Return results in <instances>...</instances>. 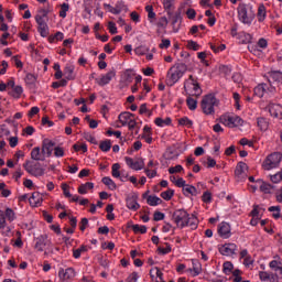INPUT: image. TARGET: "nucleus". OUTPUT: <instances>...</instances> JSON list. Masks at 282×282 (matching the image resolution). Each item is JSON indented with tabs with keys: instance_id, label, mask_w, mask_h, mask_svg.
Listing matches in <instances>:
<instances>
[{
	"instance_id": "obj_1",
	"label": "nucleus",
	"mask_w": 282,
	"mask_h": 282,
	"mask_svg": "<svg viewBox=\"0 0 282 282\" xmlns=\"http://www.w3.org/2000/svg\"><path fill=\"white\" fill-rule=\"evenodd\" d=\"M172 219L176 225V228H180L181 230L186 228V226L192 230H197V227L199 226V219H197L195 215L191 216L185 209H176L173 213Z\"/></svg>"
},
{
	"instance_id": "obj_2",
	"label": "nucleus",
	"mask_w": 282,
	"mask_h": 282,
	"mask_svg": "<svg viewBox=\"0 0 282 282\" xmlns=\"http://www.w3.org/2000/svg\"><path fill=\"white\" fill-rule=\"evenodd\" d=\"M200 107L205 116H213L215 107H219V99L215 97V94L205 95L200 101Z\"/></svg>"
},
{
	"instance_id": "obj_3",
	"label": "nucleus",
	"mask_w": 282,
	"mask_h": 282,
	"mask_svg": "<svg viewBox=\"0 0 282 282\" xmlns=\"http://www.w3.org/2000/svg\"><path fill=\"white\" fill-rule=\"evenodd\" d=\"M238 19L243 25H252L254 21V11L246 3H240L237 8Z\"/></svg>"
},
{
	"instance_id": "obj_4",
	"label": "nucleus",
	"mask_w": 282,
	"mask_h": 282,
	"mask_svg": "<svg viewBox=\"0 0 282 282\" xmlns=\"http://www.w3.org/2000/svg\"><path fill=\"white\" fill-rule=\"evenodd\" d=\"M184 74H186V65L177 64L172 66L167 72V85H170V87H173L175 83L180 82Z\"/></svg>"
},
{
	"instance_id": "obj_5",
	"label": "nucleus",
	"mask_w": 282,
	"mask_h": 282,
	"mask_svg": "<svg viewBox=\"0 0 282 282\" xmlns=\"http://www.w3.org/2000/svg\"><path fill=\"white\" fill-rule=\"evenodd\" d=\"M219 122L220 124H224V127H228V129H237V127H243V119L230 112L221 115Z\"/></svg>"
},
{
	"instance_id": "obj_6",
	"label": "nucleus",
	"mask_w": 282,
	"mask_h": 282,
	"mask_svg": "<svg viewBox=\"0 0 282 282\" xmlns=\"http://www.w3.org/2000/svg\"><path fill=\"white\" fill-rule=\"evenodd\" d=\"M184 90L187 96H194L195 98H199L203 94L202 86H199V83L197 79L193 78V76H189V78L185 80Z\"/></svg>"
},
{
	"instance_id": "obj_7",
	"label": "nucleus",
	"mask_w": 282,
	"mask_h": 282,
	"mask_svg": "<svg viewBox=\"0 0 282 282\" xmlns=\"http://www.w3.org/2000/svg\"><path fill=\"white\" fill-rule=\"evenodd\" d=\"M14 219H17V213H14L13 208L7 207L4 212L0 209V230H3L7 228V232H10L11 229L10 227H8L7 221L12 223L14 221Z\"/></svg>"
},
{
	"instance_id": "obj_8",
	"label": "nucleus",
	"mask_w": 282,
	"mask_h": 282,
	"mask_svg": "<svg viewBox=\"0 0 282 282\" xmlns=\"http://www.w3.org/2000/svg\"><path fill=\"white\" fill-rule=\"evenodd\" d=\"M281 161L282 154L280 152L271 153L262 162V169L264 171H272L273 169H278L279 164H281Z\"/></svg>"
},
{
	"instance_id": "obj_9",
	"label": "nucleus",
	"mask_w": 282,
	"mask_h": 282,
	"mask_svg": "<svg viewBox=\"0 0 282 282\" xmlns=\"http://www.w3.org/2000/svg\"><path fill=\"white\" fill-rule=\"evenodd\" d=\"M24 170L33 177H43L45 175V169L41 166V163H34L32 161H26L24 164Z\"/></svg>"
},
{
	"instance_id": "obj_10",
	"label": "nucleus",
	"mask_w": 282,
	"mask_h": 282,
	"mask_svg": "<svg viewBox=\"0 0 282 282\" xmlns=\"http://www.w3.org/2000/svg\"><path fill=\"white\" fill-rule=\"evenodd\" d=\"M118 119L122 127H128L130 131H133L138 124V122H135V117L131 112H121Z\"/></svg>"
},
{
	"instance_id": "obj_11",
	"label": "nucleus",
	"mask_w": 282,
	"mask_h": 282,
	"mask_svg": "<svg viewBox=\"0 0 282 282\" xmlns=\"http://www.w3.org/2000/svg\"><path fill=\"white\" fill-rule=\"evenodd\" d=\"M274 91H276V88L274 86L268 85V84H259L254 88V94H256V96H258V98H263V96H265V94L268 96H272V94H274Z\"/></svg>"
},
{
	"instance_id": "obj_12",
	"label": "nucleus",
	"mask_w": 282,
	"mask_h": 282,
	"mask_svg": "<svg viewBox=\"0 0 282 282\" xmlns=\"http://www.w3.org/2000/svg\"><path fill=\"white\" fill-rule=\"evenodd\" d=\"M124 162L132 171H142L144 169V159L142 158L133 159L130 156H124Z\"/></svg>"
},
{
	"instance_id": "obj_13",
	"label": "nucleus",
	"mask_w": 282,
	"mask_h": 282,
	"mask_svg": "<svg viewBox=\"0 0 282 282\" xmlns=\"http://www.w3.org/2000/svg\"><path fill=\"white\" fill-rule=\"evenodd\" d=\"M52 242L47 239V235H40L34 239V250L45 252L47 246Z\"/></svg>"
},
{
	"instance_id": "obj_14",
	"label": "nucleus",
	"mask_w": 282,
	"mask_h": 282,
	"mask_svg": "<svg viewBox=\"0 0 282 282\" xmlns=\"http://www.w3.org/2000/svg\"><path fill=\"white\" fill-rule=\"evenodd\" d=\"M235 175L238 182H243L248 177V164L239 162L236 166Z\"/></svg>"
},
{
	"instance_id": "obj_15",
	"label": "nucleus",
	"mask_w": 282,
	"mask_h": 282,
	"mask_svg": "<svg viewBox=\"0 0 282 282\" xmlns=\"http://www.w3.org/2000/svg\"><path fill=\"white\" fill-rule=\"evenodd\" d=\"M126 206L129 210H140V203H138V193H131L126 198Z\"/></svg>"
},
{
	"instance_id": "obj_16",
	"label": "nucleus",
	"mask_w": 282,
	"mask_h": 282,
	"mask_svg": "<svg viewBox=\"0 0 282 282\" xmlns=\"http://www.w3.org/2000/svg\"><path fill=\"white\" fill-rule=\"evenodd\" d=\"M56 147V142L51 139H43L42 141V151L46 158H52V153H54V149Z\"/></svg>"
},
{
	"instance_id": "obj_17",
	"label": "nucleus",
	"mask_w": 282,
	"mask_h": 282,
	"mask_svg": "<svg viewBox=\"0 0 282 282\" xmlns=\"http://www.w3.org/2000/svg\"><path fill=\"white\" fill-rule=\"evenodd\" d=\"M267 111H269L271 118H275L276 120H282V106L279 104H269L267 106Z\"/></svg>"
},
{
	"instance_id": "obj_18",
	"label": "nucleus",
	"mask_w": 282,
	"mask_h": 282,
	"mask_svg": "<svg viewBox=\"0 0 282 282\" xmlns=\"http://www.w3.org/2000/svg\"><path fill=\"white\" fill-rule=\"evenodd\" d=\"M219 252L224 257H232L237 253V245L232 242L225 243L219 247Z\"/></svg>"
},
{
	"instance_id": "obj_19",
	"label": "nucleus",
	"mask_w": 282,
	"mask_h": 282,
	"mask_svg": "<svg viewBox=\"0 0 282 282\" xmlns=\"http://www.w3.org/2000/svg\"><path fill=\"white\" fill-rule=\"evenodd\" d=\"M113 78H116V70L112 69L97 78L96 83L99 87H105V85H109Z\"/></svg>"
},
{
	"instance_id": "obj_20",
	"label": "nucleus",
	"mask_w": 282,
	"mask_h": 282,
	"mask_svg": "<svg viewBox=\"0 0 282 282\" xmlns=\"http://www.w3.org/2000/svg\"><path fill=\"white\" fill-rule=\"evenodd\" d=\"M218 235L223 239H230L232 237V231L230 228V224L223 221L218 225Z\"/></svg>"
},
{
	"instance_id": "obj_21",
	"label": "nucleus",
	"mask_w": 282,
	"mask_h": 282,
	"mask_svg": "<svg viewBox=\"0 0 282 282\" xmlns=\"http://www.w3.org/2000/svg\"><path fill=\"white\" fill-rule=\"evenodd\" d=\"M47 156H45V153L43 152V148L35 147L31 151V159H33L35 162H45Z\"/></svg>"
},
{
	"instance_id": "obj_22",
	"label": "nucleus",
	"mask_w": 282,
	"mask_h": 282,
	"mask_svg": "<svg viewBox=\"0 0 282 282\" xmlns=\"http://www.w3.org/2000/svg\"><path fill=\"white\" fill-rule=\"evenodd\" d=\"M257 127H258L259 131H261L262 133H265V131H268V129H270V119L264 118V117H258L257 118Z\"/></svg>"
},
{
	"instance_id": "obj_23",
	"label": "nucleus",
	"mask_w": 282,
	"mask_h": 282,
	"mask_svg": "<svg viewBox=\"0 0 282 282\" xmlns=\"http://www.w3.org/2000/svg\"><path fill=\"white\" fill-rule=\"evenodd\" d=\"M192 268L187 269V272L191 276H199V274H202V263L197 260H192Z\"/></svg>"
},
{
	"instance_id": "obj_24",
	"label": "nucleus",
	"mask_w": 282,
	"mask_h": 282,
	"mask_svg": "<svg viewBox=\"0 0 282 282\" xmlns=\"http://www.w3.org/2000/svg\"><path fill=\"white\" fill-rule=\"evenodd\" d=\"M47 14H50V11L46 9H42L39 11V14L35 15V21L37 25H46L47 24Z\"/></svg>"
},
{
	"instance_id": "obj_25",
	"label": "nucleus",
	"mask_w": 282,
	"mask_h": 282,
	"mask_svg": "<svg viewBox=\"0 0 282 282\" xmlns=\"http://www.w3.org/2000/svg\"><path fill=\"white\" fill-rule=\"evenodd\" d=\"M31 206H41L43 204V194L39 192H34L32 196L29 198Z\"/></svg>"
},
{
	"instance_id": "obj_26",
	"label": "nucleus",
	"mask_w": 282,
	"mask_h": 282,
	"mask_svg": "<svg viewBox=\"0 0 282 282\" xmlns=\"http://www.w3.org/2000/svg\"><path fill=\"white\" fill-rule=\"evenodd\" d=\"M150 276L153 279L154 282H165L163 278L162 271H160V268L155 267L150 270Z\"/></svg>"
},
{
	"instance_id": "obj_27",
	"label": "nucleus",
	"mask_w": 282,
	"mask_h": 282,
	"mask_svg": "<svg viewBox=\"0 0 282 282\" xmlns=\"http://www.w3.org/2000/svg\"><path fill=\"white\" fill-rule=\"evenodd\" d=\"M198 194L199 192L197 191V187L193 185L186 184V186L183 187V195H185V197H191V195L197 197Z\"/></svg>"
},
{
	"instance_id": "obj_28",
	"label": "nucleus",
	"mask_w": 282,
	"mask_h": 282,
	"mask_svg": "<svg viewBox=\"0 0 282 282\" xmlns=\"http://www.w3.org/2000/svg\"><path fill=\"white\" fill-rule=\"evenodd\" d=\"M269 83H278L282 85V73L280 70H272L269 73Z\"/></svg>"
},
{
	"instance_id": "obj_29",
	"label": "nucleus",
	"mask_w": 282,
	"mask_h": 282,
	"mask_svg": "<svg viewBox=\"0 0 282 282\" xmlns=\"http://www.w3.org/2000/svg\"><path fill=\"white\" fill-rule=\"evenodd\" d=\"M77 191H78L79 195H87L89 193V191H94V183L93 182L84 183V184L79 185Z\"/></svg>"
},
{
	"instance_id": "obj_30",
	"label": "nucleus",
	"mask_w": 282,
	"mask_h": 282,
	"mask_svg": "<svg viewBox=\"0 0 282 282\" xmlns=\"http://www.w3.org/2000/svg\"><path fill=\"white\" fill-rule=\"evenodd\" d=\"M161 3L167 14H172L173 10H175V0H161Z\"/></svg>"
},
{
	"instance_id": "obj_31",
	"label": "nucleus",
	"mask_w": 282,
	"mask_h": 282,
	"mask_svg": "<svg viewBox=\"0 0 282 282\" xmlns=\"http://www.w3.org/2000/svg\"><path fill=\"white\" fill-rule=\"evenodd\" d=\"M129 8L124 4V1H117L115 9H112V14H120V12H127Z\"/></svg>"
},
{
	"instance_id": "obj_32",
	"label": "nucleus",
	"mask_w": 282,
	"mask_h": 282,
	"mask_svg": "<svg viewBox=\"0 0 282 282\" xmlns=\"http://www.w3.org/2000/svg\"><path fill=\"white\" fill-rule=\"evenodd\" d=\"M257 184L259 185L261 193H264L265 195L271 193L272 185H270V183H265L263 180H257Z\"/></svg>"
},
{
	"instance_id": "obj_33",
	"label": "nucleus",
	"mask_w": 282,
	"mask_h": 282,
	"mask_svg": "<svg viewBox=\"0 0 282 282\" xmlns=\"http://www.w3.org/2000/svg\"><path fill=\"white\" fill-rule=\"evenodd\" d=\"M259 279L262 282H274L275 281L274 274L267 272V271H260Z\"/></svg>"
},
{
	"instance_id": "obj_34",
	"label": "nucleus",
	"mask_w": 282,
	"mask_h": 282,
	"mask_svg": "<svg viewBox=\"0 0 282 282\" xmlns=\"http://www.w3.org/2000/svg\"><path fill=\"white\" fill-rule=\"evenodd\" d=\"M257 17H258L259 23H263V21H265V17H268V11H267L264 4H260V6L258 7Z\"/></svg>"
},
{
	"instance_id": "obj_35",
	"label": "nucleus",
	"mask_w": 282,
	"mask_h": 282,
	"mask_svg": "<svg viewBox=\"0 0 282 282\" xmlns=\"http://www.w3.org/2000/svg\"><path fill=\"white\" fill-rule=\"evenodd\" d=\"M147 204L149 206H160L162 204V198L156 195H150L147 197Z\"/></svg>"
},
{
	"instance_id": "obj_36",
	"label": "nucleus",
	"mask_w": 282,
	"mask_h": 282,
	"mask_svg": "<svg viewBox=\"0 0 282 282\" xmlns=\"http://www.w3.org/2000/svg\"><path fill=\"white\" fill-rule=\"evenodd\" d=\"M89 250V247L82 245L78 249L73 250V257L74 259H80L82 254H85Z\"/></svg>"
},
{
	"instance_id": "obj_37",
	"label": "nucleus",
	"mask_w": 282,
	"mask_h": 282,
	"mask_svg": "<svg viewBox=\"0 0 282 282\" xmlns=\"http://www.w3.org/2000/svg\"><path fill=\"white\" fill-rule=\"evenodd\" d=\"M64 76H65L66 80H74V65L65 66Z\"/></svg>"
},
{
	"instance_id": "obj_38",
	"label": "nucleus",
	"mask_w": 282,
	"mask_h": 282,
	"mask_svg": "<svg viewBox=\"0 0 282 282\" xmlns=\"http://www.w3.org/2000/svg\"><path fill=\"white\" fill-rule=\"evenodd\" d=\"M10 96H12V98H21L22 94H23V87L17 85L15 87L12 88V90H10Z\"/></svg>"
},
{
	"instance_id": "obj_39",
	"label": "nucleus",
	"mask_w": 282,
	"mask_h": 282,
	"mask_svg": "<svg viewBox=\"0 0 282 282\" xmlns=\"http://www.w3.org/2000/svg\"><path fill=\"white\" fill-rule=\"evenodd\" d=\"M37 32L43 39L50 35V26L47 24H40L37 25Z\"/></svg>"
},
{
	"instance_id": "obj_40",
	"label": "nucleus",
	"mask_w": 282,
	"mask_h": 282,
	"mask_svg": "<svg viewBox=\"0 0 282 282\" xmlns=\"http://www.w3.org/2000/svg\"><path fill=\"white\" fill-rule=\"evenodd\" d=\"M102 184H105V186H108V188L110 191H116L117 188V185H116V182H113V180H111V177L109 176H105L102 180H101Z\"/></svg>"
},
{
	"instance_id": "obj_41",
	"label": "nucleus",
	"mask_w": 282,
	"mask_h": 282,
	"mask_svg": "<svg viewBox=\"0 0 282 282\" xmlns=\"http://www.w3.org/2000/svg\"><path fill=\"white\" fill-rule=\"evenodd\" d=\"M0 195L1 197H10V195H12V191L8 188V185L4 182L0 183Z\"/></svg>"
},
{
	"instance_id": "obj_42",
	"label": "nucleus",
	"mask_w": 282,
	"mask_h": 282,
	"mask_svg": "<svg viewBox=\"0 0 282 282\" xmlns=\"http://www.w3.org/2000/svg\"><path fill=\"white\" fill-rule=\"evenodd\" d=\"M172 120L171 118H165V119H162V118H156L154 120V124H156V127H169L171 124Z\"/></svg>"
},
{
	"instance_id": "obj_43",
	"label": "nucleus",
	"mask_w": 282,
	"mask_h": 282,
	"mask_svg": "<svg viewBox=\"0 0 282 282\" xmlns=\"http://www.w3.org/2000/svg\"><path fill=\"white\" fill-rule=\"evenodd\" d=\"M186 105L189 111H195V109H197V99H194L192 96H188L186 99Z\"/></svg>"
},
{
	"instance_id": "obj_44",
	"label": "nucleus",
	"mask_w": 282,
	"mask_h": 282,
	"mask_svg": "<svg viewBox=\"0 0 282 282\" xmlns=\"http://www.w3.org/2000/svg\"><path fill=\"white\" fill-rule=\"evenodd\" d=\"M269 213H272V217L274 219H281V207L280 206H271L269 207Z\"/></svg>"
},
{
	"instance_id": "obj_45",
	"label": "nucleus",
	"mask_w": 282,
	"mask_h": 282,
	"mask_svg": "<svg viewBox=\"0 0 282 282\" xmlns=\"http://www.w3.org/2000/svg\"><path fill=\"white\" fill-rule=\"evenodd\" d=\"M134 54H137V56H144V55L149 54V46L140 45V46L135 47Z\"/></svg>"
},
{
	"instance_id": "obj_46",
	"label": "nucleus",
	"mask_w": 282,
	"mask_h": 282,
	"mask_svg": "<svg viewBox=\"0 0 282 282\" xmlns=\"http://www.w3.org/2000/svg\"><path fill=\"white\" fill-rule=\"evenodd\" d=\"M173 195H175V191L173 189H166L165 192L161 193V197L165 202H171V199H173Z\"/></svg>"
},
{
	"instance_id": "obj_47",
	"label": "nucleus",
	"mask_w": 282,
	"mask_h": 282,
	"mask_svg": "<svg viewBox=\"0 0 282 282\" xmlns=\"http://www.w3.org/2000/svg\"><path fill=\"white\" fill-rule=\"evenodd\" d=\"M270 181L273 184H281V182H282V169H281V171L276 172L275 174L270 175Z\"/></svg>"
},
{
	"instance_id": "obj_48",
	"label": "nucleus",
	"mask_w": 282,
	"mask_h": 282,
	"mask_svg": "<svg viewBox=\"0 0 282 282\" xmlns=\"http://www.w3.org/2000/svg\"><path fill=\"white\" fill-rule=\"evenodd\" d=\"M178 124L181 127H187V129H191V127H193V120H191L188 117H183L178 119Z\"/></svg>"
},
{
	"instance_id": "obj_49",
	"label": "nucleus",
	"mask_w": 282,
	"mask_h": 282,
	"mask_svg": "<svg viewBox=\"0 0 282 282\" xmlns=\"http://www.w3.org/2000/svg\"><path fill=\"white\" fill-rule=\"evenodd\" d=\"M76 276V271L73 268H67L64 272V281H70Z\"/></svg>"
},
{
	"instance_id": "obj_50",
	"label": "nucleus",
	"mask_w": 282,
	"mask_h": 282,
	"mask_svg": "<svg viewBox=\"0 0 282 282\" xmlns=\"http://www.w3.org/2000/svg\"><path fill=\"white\" fill-rule=\"evenodd\" d=\"M132 230L135 232V235H145L147 232V226L144 225H132Z\"/></svg>"
},
{
	"instance_id": "obj_51",
	"label": "nucleus",
	"mask_w": 282,
	"mask_h": 282,
	"mask_svg": "<svg viewBox=\"0 0 282 282\" xmlns=\"http://www.w3.org/2000/svg\"><path fill=\"white\" fill-rule=\"evenodd\" d=\"M99 149L104 151V153H108V151H111V141L110 140L101 141L99 144Z\"/></svg>"
},
{
	"instance_id": "obj_52",
	"label": "nucleus",
	"mask_w": 282,
	"mask_h": 282,
	"mask_svg": "<svg viewBox=\"0 0 282 282\" xmlns=\"http://www.w3.org/2000/svg\"><path fill=\"white\" fill-rule=\"evenodd\" d=\"M67 12H69V4L64 2L63 4H61L59 17L62 19H66Z\"/></svg>"
},
{
	"instance_id": "obj_53",
	"label": "nucleus",
	"mask_w": 282,
	"mask_h": 282,
	"mask_svg": "<svg viewBox=\"0 0 282 282\" xmlns=\"http://www.w3.org/2000/svg\"><path fill=\"white\" fill-rule=\"evenodd\" d=\"M209 47L210 50H213L215 54H219L220 52H224V50H226V44L217 45V44L210 43Z\"/></svg>"
},
{
	"instance_id": "obj_54",
	"label": "nucleus",
	"mask_w": 282,
	"mask_h": 282,
	"mask_svg": "<svg viewBox=\"0 0 282 282\" xmlns=\"http://www.w3.org/2000/svg\"><path fill=\"white\" fill-rule=\"evenodd\" d=\"M232 276H234V282H250L249 280H243V278H241V271L237 269L234 270Z\"/></svg>"
},
{
	"instance_id": "obj_55",
	"label": "nucleus",
	"mask_w": 282,
	"mask_h": 282,
	"mask_svg": "<svg viewBox=\"0 0 282 282\" xmlns=\"http://www.w3.org/2000/svg\"><path fill=\"white\" fill-rule=\"evenodd\" d=\"M111 175H112V177L120 178V164L119 163L112 164Z\"/></svg>"
},
{
	"instance_id": "obj_56",
	"label": "nucleus",
	"mask_w": 282,
	"mask_h": 282,
	"mask_svg": "<svg viewBox=\"0 0 282 282\" xmlns=\"http://www.w3.org/2000/svg\"><path fill=\"white\" fill-rule=\"evenodd\" d=\"M145 12H148V19L150 23H153V19H155V11H153V6H147Z\"/></svg>"
},
{
	"instance_id": "obj_57",
	"label": "nucleus",
	"mask_w": 282,
	"mask_h": 282,
	"mask_svg": "<svg viewBox=\"0 0 282 282\" xmlns=\"http://www.w3.org/2000/svg\"><path fill=\"white\" fill-rule=\"evenodd\" d=\"M53 151L55 158H65V149L62 147H55Z\"/></svg>"
},
{
	"instance_id": "obj_58",
	"label": "nucleus",
	"mask_w": 282,
	"mask_h": 282,
	"mask_svg": "<svg viewBox=\"0 0 282 282\" xmlns=\"http://www.w3.org/2000/svg\"><path fill=\"white\" fill-rule=\"evenodd\" d=\"M187 47L188 50H193L194 52H198V50L202 48V46H199V44L193 40L187 42Z\"/></svg>"
},
{
	"instance_id": "obj_59",
	"label": "nucleus",
	"mask_w": 282,
	"mask_h": 282,
	"mask_svg": "<svg viewBox=\"0 0 282 282\" xmlns=\"http://www.w3.org/2000/svg\"><path fill=\"white\" fill-rule=\"evenodd\" d=\"M202 200L204 204H210V202H213V194L210 192H204Z\"/></svg>"
},
{
	"instance_id": "obj_60",
	"label": "nucleus",
	"mask_w": 282,
	"mask_h": 282,
	"mask_svg": "<svg viewBox=\"0 0 282 282\" xmlns=\"http://www.w3.org/2000/svg\"><path fill=\"white\" fill-rule=\"evenodd\" d=\"M144 173L147 175V177H149L150 180H153V177H158V170H151V169H144Z\"/></svg>"
},
{
	"instance_id": "obj_61",
	"label": "nucleus",
	"mask_w": 282,
	"mask_h": 282,
	"mask_svg": "<svg viewBox=\"0 0 282 282\" xmlns=\"http://www.w3.org/2000/svg\"><path fill=\"white\" fill-rule=\"evenodd\" d=\"M184 171V167L182 165H175L169 169L170 175H175V173H182Z\"/></svg>"
},
{
	"instance_id": "obj_62",
	"label": "nucleus",
	"mask_w": 282,
	"mask_h": 282,
	"mask_svg": "<svg viewBox=\"0 0 282 282\" xmlns=\"http://www.w3.org/2000/svg\"><path fill=\"white\" fill-rule=\"evenodd\" d=\"M140 279V273L138 272H132L128 275L127 282H138Z\"/></svg>"
},
{
	"instance_id": "obj_63",
	"label": "nucleus",
	"mask_w": 282,
	"mask_h": 282,
	"mask_svg": "<svg viewBox=\"0 0 282 282\" xmlns=\"http://www.w3.org/2000/svg\"><path fill=\"white\" fill-rule=\"evenodd\" d=\"M84 140H87V142H90V144H96V137H94V134L89 133V132H85L84 133Z\"/></svg>"
},
{
	"instance_id": "obj_64",
	"label": "nucleus",
	"mask_w": 282,
	"mask_h": 282,
	"mask_svg": "<svg viewBox=\"0 0 282 282\" xmlns=\"http://www.w3.org/2000/svg\"><path fill=\"white\" fill-rule=\"evenodd\" d=\"M40 111H41V108H39L37 106L32 107L28 112V118H33L34 116H37Z\"/></svg>"
}]
</instances>
